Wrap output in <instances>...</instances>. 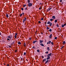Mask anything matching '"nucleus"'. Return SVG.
I'll return each mask as SVG.
<instances>
[{"instance_id":"27","label":"nucleus","mask_w":66,"mask_h":66,"mask_svg":"<svg viewBox=\"0 0 66 66\" xmlns=\"http://www.w3.org/2000/svg\"><path fill=\"white\" fill-rule=\"evenodd\" d=\"M24 47H26V43H24Z\"/></svg>"},{"instance_id":"49","label":"nucleus","mask_w":66,"mask_h":66,"mask_svg":"<svg viewBox=\"0 0 66 66\" xmlns=\"http://www.w3.org/2000/svg\"><path fill=\"white\" fill-rule=\"evenodd\" d=\"M21 10H22V11H23V8H22Z\"/></svg>"},{"instance_id":"43","label":"nucleus","mask_w":66,"mask_h":66,"mask_svg":"<svg viewBox=\"0 0 66 66\" xmlns=\"http://www.w3.org/2000/svg\"><path fill=\"white\" fill-rule=\"evenodd\" d=\"M16 35H17V33H15V36H16Z\"/></svg>"},{"instance_id":"10","label":"nucleus","mask_w":66,"mask_h":66,"mask_svg":"<svg viewBox=\"0 0 66 66\" xmlns=\"http://www.w3.org/2000/svg\"><path fill=\"white\" fill-rule=\"evenodd\" d=\"M51 23L50 21H48L47 22V24H50V23Z\"/></svg>"},{"instance_id":"15","label":"nucleus","mask_w":66,"mask_h":66,"mask_svg":"<svg viewBox=\"0 0 66 66\" xmlns=\"http://www.w3.org/2000/svg\"><path fill=\"white\" fill-rule=\"evenodd\" d=\"M47 30H49L50 29V27H47L46 28Z\"/></svg>"},{"instance_id":"59","label":"nucleus","mask_w":66,"mask_h":66,"mask_svg":"<svg viewBox=\"0 0 66 66\" xmlns=\"http://www.w3.org/2000/svg\"><path fill=\"white\" fill-rule=\"evenodd\" d=\"M62 4H64V3L62 2Z\"/></svg>"},{"instance_id":"64","label":"nucleus","mask_w":66,"mask_h":66,"mask_svg":"<svg viewBox=\"0 0 66 66\" xmlns=\"http://www.w3.org/2000/svg\"><path fill=\"white\" fill-rule=\"evenodd\" d=\"M25 47H26L25 48H26V49L27 48V47H26V46H25Z\"/></svg>"},{"instance_id":"41","label":"nucleus","mask_w":66,"mask_h":66,"mask_svg":"<svg viewBox=\"0 0 66 66\" xmlns=\"http://www.w3.org/2000/svg\"><path fill=\"white\" fill-rule=\"evenodd\" d=\"M24 9L25 10H27V7H26V8H25Z\"/></svg>"},{"instance_id":"22","label":"nucleus","mask_w":66,"mask_h":66,"mask_svg":"<svg viewBox=\"0 0 66 66\" xmlns=\"http://www.w3.org/2000/svg\"><path fill=\"white\" fill-rule=\"evenodd\" d=\"M49 25L50 26V27H51V26L52 25V23H51Z\"/></svg>"},{"instance_id":"11","label":"nucleus","mask_w":66,"mask_h":66,"mask_svg":"<svg viewBox=\"0 0 66 66\" xmlns=\"http://www.w3.org/2000/svg\"><path fill=\"white\" fill-rule=\"evenodd\" d=\"M46 61V59H45L43 60V62H45V61Z\"/></svg>"},{"instance_id":"63","label":"nucleus","mask_w":66,"mask_h":66,"mask_svg":"<svg viewBox=\"0 0 66 66\" xmlns=\"http://www.w3.org/2000/svg\"><path fill=\"white\" fill-rule=\"evenodd\" d=\"M35 41V43H36V42H37V41Z\"/></svg>"},{"instance_id":"16","label":"nucleus","mask_w":66,"mask_h":66,"mask_svg":"<svg viewBox=\"0 0 66 66\" xmlns=\"http://www.w3.org/2000/svg\"><path fill=\"white\" fill-rule=\"evenodd\" d=\"M65 43H66L65 42L63 41V45H65Z\"/></svg>"},{"instance_id":"14","label":"nucleus","mask_w":66,"mask_h":66,"mask_svg":"<svg viewBox=\"0 0 66 66\" xmlns=\"http://www.w3.org/2000/svg\"><path fill=\"white\" fill-rule=\"evenodd\" d=\"M18 44L19 45H21V43L20 42H18Z\"/></svg>"},{"instance_id":"30","label":"nucleus","mask_w":66,"mask_h":66,"mask_svg":"<svg viewBox=\"0 0 66 66\" xmlns=\"http://www.w3.org/2000/svg\"><path fill=\"white\" fill-rule=\"evenodd\" d=\"M61 27L62 28H63V27H64V26L63 25H62Z\"/></svg>"},{"instance_id":"25","label":"nucleus","mask_w":66,"mask_h":66,"mask_svg":"<svg viewBox=\"0 0 66 66\" xmlns=\"http://www.w3.org/2000/svg\"><path fill=\"white\" fill-rule=\"evenodd\" d=\"M23 55H26V52H24V54Z\"/></svg>"},{"instance_id":"61","label":"nucleus","mask_w":66,"mask_h":66,"mask_svg":"<svg viewBox=\"0 0 66 66\" xmlns=\"http://www.w3.org/2000/svg\"><path fill=\"white\" fill-rule=\"evenodd\" d=\"M26 61H28V59H26Z\"/></svg>"},{"instance_id":"36","label":"nucleus","mask_w":66,"mask_h":66,"mask_svg":"<svg viewBox=\"0 0 66 66\" xmlns=\"http://www.w3.org/2000/svg\"><path fill=\"white\" fill-rule=\"evenodd\" d=\"M64 26H66V23H65V24H64L63 25Z\"/></svg>"},{"instance_id":"53","label":"nucleus","mask_w":66,"mask_h":66,"mask_svg":"<svg viewBox=\"0 0 66 66\" xmlns=\"http://www.w3.org/2000/svg\"><path fill=\"white\" fill-rule=\"evenodd\" d=\"M60 2H62V0H60Z\"/></svg>"},{"instance_id":"4","label":"nucleus","mask_w":66,"mask_h":66,"mask_svg":"<svg viewBox=\"0 0 66 66\" xmlns=\"http://www.w3.org/2000/svg\"><path fill=\"white\" fill-rule=\"evenodd\" d=\"M51 41H49L47 43V44H51Z\"/></svg>"},{"instance_id":"35","label":"nucleus","mask_w":66,"mask_h":66,"mask_svg":"<svg viewBox=\"0 0 66 66\" xmlns=\"http://www.w3.org/2000/svg\"><path fill=\"white\" fill-rule=\"evenodd\" d=\"M50 21H52L53 20V19H50Z\"/></svg>"},{"instance_id":"37","label":"nucleus","mask_w":66,"mask_h":66,"mask_svg":"<svg viewBox=\"0 0 66 66\" xmlns=\"http://www.w3.org/2000/svg\"><path fill=\"white\" fill-rule=\"evenodd\" d=\"M54 39H57V37H55L54 38Z\"/></svg>"},{"instance_id":"6","label":"nucleus","mask_w":66,"mask_h":66,"mask_svg":"<svg viewBox=\"0 0 66 66\" xmlns=\"http://www.w3.org/2000/svg\"><path fill=\"white\" fill-rule=\"evenodd\" d=\"M47 50H48V51H50V48H49V47H48L47 48Z\"/></svg>"},{"instance_id":"20","label":"nucleus","mask_w":66,"mask_h":66,"mask_svg":"<svg viewBox=\"0 0 66 66\" xmlns=\"http://www.w3.org/2000/svg\"><path fill=\"white\" fill-rule=\"evenodd\" d=\"M6 17H7V18H9V15L7 14L6 15Z\"/></svg>"},{"instance_id":"21","label":"nucleus","mask_w":66,"mask_h":66,"mask_svg":"<svg viewBox=\"0 0 66 66\" xmlns=\"http://www.w3.org/2000/svg\"><path fill=\"white\" fill-rule=\"evenodd\" d=\"M28 3H30V0H28Z\"/></svg>"},{"instance_id":"2","label":"nucleus","mask_w":66,"mask_h":66,"mask_svg":"<svg viewBox=\"0 0 66 66\" xmlns=\"http://www.w3.org/2000/svg\"><path fill=\"white\" fill-rule=\"evenodd\" d=\"M28 6L29 7H31L32 6V3H29L28 4Z\"/></svg>"},{"instance_id":"28","label":"nucleus","mask_w":66,"mask_h":66,"mask_svg":"<svg viewBox=\"0 0 66 66\" xmlns=\"http://www.w3.org/2000/svg\"><path fill=\"white\" fill-rule=\"evenodd\" d=\"M22 16V14H20V17H21V16Z\"/></svg>"},{"instance_id":"38","label":"nucleus","mask_w":66,"mask_h":66,"mask_svg":"<svg viewBox=\"0 0 66 66\" xmlns=\"http://www.w3.org/2000/svg\"><path fill=\"white\" fill-rule=\"evenodd\" d=\"M40 8H41V7L40 6V7L39 8V10H42V9H40Z\"/></svg>"},{"instance_id":"39","label":"nucleus","mask_w":66,"mask_h":66,"mask_svg":"<svg viewBox=\"0 0 66 66\" xmlns=\"http://www.w3.org/2000/svg\"><path fill=\"white\" fill-rule=\"evenodd\" d=\"M41 20H43L44 19L43 18H41Z\"/></svg>"},{"instance_id":"58","label":"nucleus","mask_w":66,"mask_h":66,"mask_svg":"<svg viewBox=\"0 0 66 66\" xmlns=\"http://www.w3.org/2000/svg\"><path fill=\"white\" fill-rule=\"evenodd\" d=\"M64 47V46H63L61 48V49H62L63 48V47Z\"/></svg>"},{"instance_id":"8","label":"nucleus","mask_w":66,"mask_h":66,"mask_svg":"<svg viewBox=\"0 0 66 66\" xmlns=\"http://www.w3.org/2000/svg\"><path fill=\"white\" fill-rule=\"evenodd\" d=\"M52 18L53 19H55V16H52Z\"/></svg>"},{"instance_id":"23","label":"nucleus","mask_w":66,"mask_h":66,"mask_svg":"<svg viewBox=\"0 0 66 66\" xmlns=\"http://www.w3.org/2000/svg\"><path fill=\"white\" fill-rule=\"evenodd\" d=\"M49 32H51L52 31V29H50L49 30H48Z\"/></svg>"},{"instance_id":"24","label":"nucleus","mask_w":66,"mask_h":66,"mask_svg":"<svg viewBox=\"0 0 66 66\" xmlns=\"http://www.w3.org/2000/svg\"><path fill=\"white\" fill-rule=\"evenodd\" d=\"M56 26L57 27H59V24H56Z\"/></svg>"},{"instance_id":"9","label":"nucleus","mask_w":66,"mask_h":66,"mask_svg":"<svg viewBox=\"0 0 66 66\" xmlns=\"http://www.w3.org/2000/svg\"><path fill=\"white\" fill-rule=\"evenodd\" d=\"M40 46H42L43 47H44V45L42 43H40Z\"/></svg>"},{"instance_id":"46","label":"nucleus","mask_w":66,"mask_h":66,"mask_svg":"<svg viewBox=\"0 0 66 66\" xmlns=\"http://www.w3.org/2000/svg\"><path fill=\"white\" fill-rule=\"evenodd\" d=\"M17 50H15V52H17Z\"/></svg>"},{"instance_id":"17","label":"nucleus","mask_w":66,"mask_h":66,"mask_svg":"<svg viewBox=\"0 0 66 66\" xmlns=\"http://www.w3.org/2000/svg\"><path fill=\"white\" fill-rule=\"evenodd\" d=\"M15 41H14L13 43H12V45H13V44H14V43H15Z\"/></svg>"},{"instance_id":"57","label":"nucleus","mask_w":66,"mask_h":66,"mask_svg":"<svg viewBox=\"0 0 66 66\" xmlns=\"http://www.w3.org/2000/svg\"><path fill=\"white\" fill-rule=\"evenodd\" d=\"M45 57H46L47 56V55H45Z\"/></svg>"},{"instance_id":"48","label":"nucleus","mask_w":66,"mask_h":66,"mask_svg":"<svg viewBox=\"0 0 66 66\" xmlns=\"http://www.w3.org/2000/svg\"><path fill=\"white\" fill-rule=\"evenodd\" d=\"M14 37H15V38H16V36H14Z\"/></svg>"},{"instance_id":"7","label":"nucleus","mask_w":66,"mask_h":66,"mask_svg":"<svg viewBox=\"0 0 66 66\" xmlns=\"http://www.w3.org/2000/svg\"><path fill=\"white\" fill-rule=\"evenodd\" d=\"M20 58H21V61H24V59L22 58V57L21 58V57Z\"/></svg>"},{"instance_id":"29","label":"nucleus","mask_w":66,"mask_h":66,"mask_svg":"<svg viewBox=\"0 0 66 66\" xmlns=\"http://www.w3.org/2000/svg\"><path fill=\"white\" fill-rule=\"evenodd\" d=\"M37 52H39V50H37Z\"/></svg>"},{"instance_id":"44","label":"nucleus","mask_w":66,"mask_h":66,"mask_svg":"<svg viewBox=\"0 0 66 66\" xmlns=\"http://www.w3.org/2000/svg\"><path fill=\"white\" fill-rule=\"evenodd\" d=\"M42 57L43 59H44V56H42Z\"/></svg>"},{"instance_id":"47","label":"nucleus","mask_w":66,"mask_h":66,"mask_svg":"<svg viewBox=\"0 0 66 66\" xmlns=\"http://www.w3.org/2000/svg\"><path fill=\"white\" fill-rule=\"evenodd\" d=\"M29 40H31V38H29Z\"/></svg>"},{"instance_id":"1","label":"nucleus","mask_w":66,"mask_h":66,"mask_svg":"<svg viewBox=\"0 0 66 66\" xmlns=\"http://www.w3.org/2000/svg\"><path fill=\"white\" fill-rule=\"evenodd\" d=\"M52 54V53H50L47 55V57L46 58L47 60H50V56H51Z\"/></svg>"},{"instance_id":"45","label":"nucleus","mask_w":66,"mask_h":66,"mask_svg":"<svg viewBox=\"0 0 66 66\" xmlns=\"http://www.w3.org/2000/svg\"><path fill=\"white\" fill-rule=\"evenodd\" d=\"M38 23H41V22H40V21H38Z\"/></svg>"},{"instance_id":"42","label":"nucleus","mask_w":66,"mask_h":66,"mask_svg":"<svg viewBox=\"0 0 66 66\" xmlns=\"http://www.w3.org/2000/svg\"><path fill=\"white\" fill-rule=\"evenodd\" d=\"M9 48H11V46L10 45H8Z\"/></svg>"},{"instance_id":"33","label":"nucleus","mask_w":66,"mask_h":66,"mask_svg":"<svg viewBox=\"0 0 66 66\" xmlns=\"http://www.w3.org/2000/svg\"><path fill=\"white\" fill-rule=\"evenodd\" d=\"M26 4H25L23 5V7H26Z\"/></svg>"},{"instance_id":"19","label":"nucleus","mask_w":66,"mask_h":66,"mask_svg":"<svg viewBox=\"0 0 66 66\" xmlns=\"http://www.w3.org/2000/svg\"><path fill=\"white\" fill-rule=\"evenodd\" d=\"M54 22L55 23L57 22V20H55L54 21Z\"/></svg>"},{"instance_id":"34","label":"nucleus","mask_w":66,"mask_h":66,"mask_svg":"<svg viewBox=\"0 0 66 66\" xmlns=\"http://www.w3.org/2000/svg\"><path fill=\"white\" fill-rule=\"evenodd\" d=\"M52 9V8H49L48 9L49 10V11H50V10H51V9Z\"/></svg>"},{"instance_id":"62","label":"nucleus","mask_w":66,"mask_h":66,"mask_svg":"<svg viewBox=\"0 0 66 66\" xmlns=\"http://www.w3.org/2000/svg\"><path fill=\"white\" fill-rule=\"evenodd\" d=\"M41 34H42V35H43V32H42Z\"/></svg>"},{"instance_id":"32","label":"nucleus","mask_w":66,"mask_h":66,"mask_svg":"<svg viewBox=\"0 0 66 66\" xmlns=\"http://www.w3.org/2000/svg\"><path fill=\"white\" fill-rule=\"evenodd\" d=\"M45 53H46V54H48V52H45Z\"/></svg>"},{"instance_id":"56","label":"nucleus","mask_w":66,"mask_h":66,"mask_svg":"<svg viewBox=\"0 0 66 66\" xmlns=\"http://www.w3.org/2000/svg\"><path fill=\"white\" fill-rule=\"evenodd\" d=\"M10 36H11V37H12H12H13V36L12 35H10Z\"/></svg>"},{"instance_id":"60","label":"nucleus","mask_w":66,"mask_h":66,"mask_svg":"<svg viewBox=\"0 0 66 66\" xmlns=\"http://www.w3.org/2000/svg\"><path fill=\"white\" fill-rule=\"evenodd\" d=\"M7 66H9V64H7Z\"/></svg>"},{"instance_id":"31","label":"nucleus","mask_w":66,"mask_h":66,"mask_svg":"<svg viewBox=\"0 0 66 66\" xmlns=\"http://www.w3.org/2000/svg\"><path fill=\"white\" fill-rule=\"evenodd\" d=\"M35 41H33V44H35Z\"/></svg>"},{"instance_id":"52","label":"nucleus","mask_w":66,"mask_h":66,"mask_svg":"<svg viewBox=\"0 0 66 66\" xmlns=\"http://www.w3.org/2000/svg\"><path fill=\"white\" fill-rule=\"evenodd\" d=\"M7 40H10V39H9V38H7Z\"/></svg>"},{"instance_id":"12","label":"nucleus","mask_w":66,"mask_h":66,"mask_svg":"<svg viewBox=\"0 0 66 66\" xmlns=\"http://www.w3.org/2000/svg\"><path fill=\"white\" fill-rule=\"evenodd\" d=\"M52 34H51L49 36L50 38H51V37H52Z\"/></svg>"},{"instance_id":"50","label":"nucleus","mask_w":66,"mask_h":66,"mask_svg":"<svg viewBox=\"0 0 66 66\" xmlns=\"http://www.w3.org/2000/svg\"><path fill=\"white\" fill-rule=\"evenodd\" d=\"M45 24H47V22H45Z\"/></svg>"},{"instance_id":"55","label":"nucleus","mask_w":66,"mask_h":66,"mask_svg":"<svg viewBox=\"0 0 66 66\" xmlns=\"http://www.w3.org/2000/svg\"><path fill=\"white\" fill-rule=\"evenodd\" d=\"M22 14L23 15L24 14V13L23 12L22 13Z\"/></svg>"},{"instance_id":"26","label":"nucleus","mask_w":66,"mask_h":66,"mask_svg":"<svg viewBox=\"0 0 66 66\" xmlns=\"http://www.w3.org/2000/svg\"><path fill=\"white\" fill-rule=\"evenodd\" d=\"M32 48H33V49H35V46H33L32 47Z\"/></svg>"},{"instance_id":"51","label":"nucleus","mask_w":66,"mask_h":66,"mask_svg":"<svg viewBox=\"0 0 66 66\" xmlns=\"http://www.w3.org/2000/svg\"><path fill=\"white\" fill-rule=\"evenodd\" d=\"M47 11L48 12L49 11V10L48 9H47Z\"/></svg>"},{"instance_id":"40","label":"nucleus","mask_w":66,"mask_h":66,"mask_svg":"<svg viewBox=\"0 0 66 66\" xmlns=\"http://www.w3.org/2000/svg\"><path fill=\"white\" fill-rule=\"evenodd\" d=\"M51 44H52V45H53V42H51Z\"/></svg>"},{"instance_id":"3","label":"nucleus","mask_w":66,"mask_h":66,"mask_svg":"<svg viewBox=\"0 0 66 66\" xmlns=\"http://www.w3.org/2000/svg\"><path fill=\"white\" fill-rule=\"evenodd\" d=\"M27 18L26 17H24V19H23V23H24V21L27 20Z\"/></svg>"},{"instance_id":"18","label":"nucleus","mask_w":66,"mask_h":66,"mask_svg":"<svg viewBox=\"0 0 66 66\" xmlns=\"http://www.w3.org/2000/svg\"><path fill=\"white\" fill-rule=\"evenodd\" d=\"M7 38H11V36H8L7 37Z\"/></svg>"},{"instance_id":"13","label":"nucleus","mask_w":66,"mask_h":66,"mask_svg":"<svg viewBox=\"0 0 66 66\" xmlns=\"http://www.w3.org/2000/svg\"><path fill=\"white\" fill-rule=\"evenodd\" d=\"M48 61H49V60H46V62H45V64H47V63H48Z\"/></svg>"},{"instance_id":"54","label":"nucleus","mask_w":66,"mask_h":66,"mask_svg":"<svg viewBox=\"0 0 66 66\" xmlns=\"http://www.w3.org/2000/svg\"><path fill=\"white\" fill-rule=\"evenodd\" d=\"M2 35V34H1V33L0 32V35Z\"/></svg>"},{"instance_id":"5","label":"nucleus","mask_w":66,"mask_h":66,"mask_svg":"<svg viewBox=\"0 0 66 66\" xmlns=\"http://www.w3.org/2000/svg\"><path fill=\"white\" fill-rule=\"evenodd\" d=\"M43 42H44V41L43 40H39L40 44H41Z\"/></svg>"}]
</instances>
